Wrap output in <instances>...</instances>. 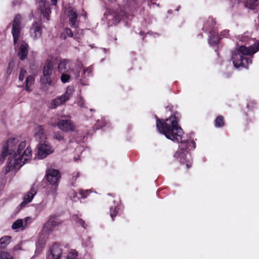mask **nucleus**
Segmentation results:
<instances>
[{"instance_id": "nucleus-48", "label": "nucleus", "mask_w": 259, "mask_h": 259, "mask_svg": "<svg viewBox=\"0 0 259 259\" xmlns=\"http://www.w3.org/2000/svg\"><path fill=\"white\" fill-rule=\"evenodd\" d=\"M224 32V33H225H225H228V31H225V32Z\"/></svg>"}, {"instance_id": "nucleus-42", "label": "nucleus", "mask_w": 259, "mask_h": 259, "mask_svg": "<svg viewBox=\"0 0 259 259\" xmlns=\"http://www.w3.org/2000/svg\"><path fill=\"white\" fill-rule=\"evenodd\" d=\"M211 23L212 24H215V22L214 21V20L213 19H211Z\"/></svg>"}, {"instance_id": "nucleus-40", "label": "nucleus", "mask_w": 259, "mask_h": 259, "mask_svg": "<svg viewBox=\"0 0 259 259\" xmlns=\"http://www.w3.org/2000/svg\"><path fill=\"white\" fill-rule=\"evenodd\" d=\"M104 125H100L99 124V121H97V122L95 124V126L96 127V128L97 129H100L101 128H102Z\"/></svg>"}, {"instance_id": "nucleus-15", "label": "nucleus", "mask_w": 259, "mask_h": 259, "mask_svg": "<svg viewBox=\"0 0 259 259\" xmlns=\"http://www.w3.org/2000/svg\"><path fill=\"white\" fill-rule=\"evenodd\" d=\"M51 253L53 259H61L62 249L59 244L55 243L51 248Z\"/></svg>"}, {"instance_id": "nucleus-24", "label": "nucleus", "mask_w": 259, "mask_h": 259, "mask_svg": "<svg viewBox=\"0 0 259 259\" xmlns=\"http://www.w3.org/2000/svg\"><path fill=\"white\" fill-rule=\"evenodd\" d=\"M214 125L216 127H222L225 125L224 118L222 115H219L215 118L214 121Z\"/></svg>"}, {"instance_id": "nucleus-11", "label": "nucleus", "mask_w": 259, "mask_h": 259, "mask_svg": "<svg viewBox=\"0 0 259 259\" xmlns=\"http://www.w3.org/2000/svg\"><path fill=\"white\" fill-rule=\"evenodd\" d=\"M38 6L44 18H46L47 21L49 20L51 11L49 2L46 0H38Z\"/></svg>"}, {"instance_id": "nucleus-41", "label": "nucleus", "mask_w": 259, "mask_h": 259, "mask_svg": "<svg viewBox=\"0 0 259 259\" xmlns=\"http://www.w3.org/2000/svg\"><path fill=\"white\" fill-rule=\"evenodd\" d=\"M52 3V4L54 6H56L57 5V0H51Z\"/></svg>"}, {"instance_id": "nucleus-21", "label": "nucleus", "mask_w": 259, "mask_h": 259, "mask_svg": "<svg viewBox=\"0 0 259 259\" xmlns=\"http://www.w3.org/2000/svg\"><path fill=\"white\" fill-rule=\"evenodd\" d=\"M139 7L138 0H127L125 8L132 11Z\"/></svg>"}, {"instance_id": "nucleus-6", "label": "nucleus", "mask_w": 259, "mask_h": 259, "mask_svg": "<svg viewBox=\"0 0 259 259\" xmlns=\"http://www.w3.org/2000/svg\"><path fill=\"white\" fill-rule=\"evenodd\" d=\"M19 140L17 138H13L7 140L5 145L3 146V151L1 155V158L4 159L9 155L13 154L15 152L16 145Z\"/></svg>"}, {"instance_id": "nucleus-14", "label": "nucleus", "mask_w": 259, "mask_h": 259, "mask_svg": "<svg viewBox=\"0 0 259 259\" xmlns=\"http://www.w3.org/2000/svg\"><path fill=\"white\" fill-rule=\"evenodd\" d=\"M58 127L64 132L73 131L74 127L71 121L68 119H62L57 123Z\"/></svg>"}, {"instance_id": "nucleus-2", "label": "nucleus", "mask_w": 259, "mask_h": 259, "mask_svg": "<svg viewBox=\"0 0 259 259\" xmlns=\"http://www.w3.org/2000/svg\"><path fill=\"white\" fill-rule=\"evenodd\" d=\"M26 147V142H21L18 145L16 152H15L13 157L8 158L7 165L5 171L6 173L9 172L12 169L16 167V165H23L27 161L31 159L32 156V150L30 147Z\"/></svg>"}, {"instance_id": "nucleus-36", "label": "nucleus", "mask_w": 259, "mask_h": 259, "mask_svg": "<svg viewBox=\"0 0 259 259\" xmlns=\"http://www.w3.org/2000/svg\"><path fill=\"white\" fill-rule=\"evenodd\" d=\"M26 73V71L24 69H23L22 68L21 69L19 75V79L20 81H22L24 80Z\"/></svg>"}, {"instance_id": "nucleus-26", "label": "nucleus", "mask_w": 259, "mask_h": 259, "mask_svg": "<svg viewBox=\"0 0 259 259\" xmlns=\"http://www.w3.org/2000/svg\"><path fill=\"white\" fill-rule=\"evenodd\" d=\"M73 35L72 30L68 27L66 28L63 32L61 33L60 38L63 39H65L67 36L72 37Z\"/></svg>"}, {"instance_id": "nucleus-27", "label": "nucleus", "mask_w": 259, "mask_h": 259, "mask_svg": "<svg viewBox=\"0 0 259 259\" xmlns=\"http://www.w3.org/2000/svg\"><path fill=\"white\" fill-rule=\"evenodd\" d=\"M51 75L43 74V75L40 77L41 82L44 84H48L49 85H51L52 81L51 78Z\"/></svg>"}, {"instance_id": "nucleus-3", "label": "nucleus", "mask_w": 259, "mask_h": 259, "mask_svg": "<svg viewBox=\"0 0 259 259\" xmlns=\"http://www.w3.org/2000/svg\"><path fill=\"white\" fill-rule=\"evenodd\" d=\"M61 178V174L59 170L54 168L47 169L45 179L52 186L50 193L55 195Z\"/></svg>"}, {"instance_id": "nucleus-17", "label": "nucleus", "mask_w": 259, "mask_h": 259, "mask_svg": "<svg viewBox=\"0 0 259 259\" xmlns=\"http://www.w3.org/2000/svg\"><path fill=\"white\" fill-rule=\"evenodd\" d=\"M42 24L41 22H35L32 24L31 28V33L34 34V37L38 38L40 37L42 33Z\"/></svg>"}, {"instance_id": "nucleus-31", "label": "nucleus", "mask_w": 259, "mask_h": 259, "mask_svg": "<svg viewBox=\"0 0 259 259\" xmlns=\"http://www.w3.org/2000/svg\"><path fill=\"white\" fill-rule=\"evenodd\" d=\"M0 259H14L13 256L7 251H1Z\"/></svg>"}, {"instance_id": "nucleus-37", "label": "nucleus", "mask_w": 259, "mask_h": 259, "mask_svg": "<svg viewBox=\"0 0 259 259\" xmlns=\"http://www.w3.org/2000/svg\"><path fill=\"white\" fill-rule=\"evenodd\" d=\"M77 223L80 225L84 229L86 228L87 225L85 223L84 221L81 219H78L76 221Z\"/></svg>"}, {"instance_id": "nucleus-44", "label": "nucleus", "mask_w": 259, "mask_h": 259, "mask_svg": "<svg viewBox=\"0 0 259 259\" xmlns=\"http://www.w3.org/2000/svg\"><path fill=\"white\" fill-rule=\"evenodd\" d=\"M210 23V20H207L206 22V24H207V23Z\"/></svg>"}, {"instance_id": "nucleus-35", "label": "nucleus", "mask_w": 259, "mask_h": 259, "mask_svg": "<svg viewBox=\"0 0 259 259\" xmlns=\"http://www.w3.org/2000/svg\"><path fill=\"white\" fill-rule=\"evenodd\" d=\"M91 191L90 190H81L79 192V194L81 196V198L83 199L86 198L88 195L91 193Z\"/></svg>"}, {"instance_id": "nucleus-19", "label": "nucleus", "mask_w": 259, "mask_h": 259, "mask_svg": "<svg viewBox=\"0 0 259 259\" xmlns=\"http://www.w3.org/2000/svg\"><path fill=\"white\" fill-rule=\"evenodd\" d=\"M53 69V63L50 60L47 59L43 67L42 73L47 75H51Z\"/></svg>"}, {"instance_id": "nucleus-8", "label": "nucleus", "mask_w": 259, "mask_h": 259, "mask_svg": "<svg viewBox=\"0 0 259 259\" xmlns=\"http://www.w3.org/2000/svg\"><path fill=\"white\" fill-rule=\"evenodd\" d=\"M64 220L60 219L59 214H52L49 218L45 227L49 231H52L53 229L59 227L63 223Z\"/></svg>"}, {"instance_id": "nucleus-43", "label": "nucleus", "mask_w": 259, "mask_h": 259, "mask_svg": "<svg viewBox=\"0 0 259 259\" xmlns=\"http://www.w3.org/2000/svg\"><path fill=\"white\" fill-rule=\"evenodd\" d=\"M140 34H141V35H145V33H144V32H143V31H141L140 32Z\"/></svg>"}, {"instance_id": "nucleus-4", "label": "nucleus", "mask_w": 259, "mask_h": 259, "mask_svg": "<svg viewBox=\"0 0 259 259\" xmlns=\"http://www.w3.org/2000/svg\"><path fill=\"white\" fill-rule=\"evenodd\" d=\"M232 60L234 66L236 68L240 67L247 68L248 65L251 64L252 61L250 57L244 56L238 52L233 54Z\"/></svg>"}, {"instance_id": "nucleus-25", "label": "nucleus", "mask_w": 259, "mask_h": 259, "mask_svg": "<svg viewBox=\"0 0 259 259\" xmlns=\"http://www.w3.org/2000/svg\"><path fill=\"white\" fill-rule=\"evenodd\" d=\"M68 61L66 59L61 61L58 66V71L60 73L65 72L67 70L66 65Z\"/></svg>"}, {"instance_id": "nucleus-7", "label": "nucleus", "mask_w": 259, "mask_h": 259, "mask_svg": "<svg viewBox=\"0 0 259 259\" xmlns=\"http://www.w3.org/2000/svg\"><path fill=\"white\" fill-rule=\"evenodd\" d=\"M73 92V88L68 87L66 88L65 93L63 95L56 98L52 101V105L53 106V108H55L58 106L64 104L72 97Z\"/></svg>"}, {"instance_id": "nucleus-32", "label": "nucleus", "mask_w": 259, "mask_h": 259, "mask_svg": "<svg viewBox=\"0 0 259 259\" xmlns=\"http://www.w3.org/2000/svg\"><path fill=\"white\" fill-rule=\"evenodd\" d=\"M53 137L54 139L60 141L64 140V136L63 132H54Z\"/></svg>"}, {"instance_id": "nucleus-29", "label": "nucleus", "mask_w": 259, "mask_h": 259, "mask_svg": "<svg viewBox=\"0 0 259 259\" xmlns=\"http://www.w3.org/2000/svg\"><path fill=\"white\" fill-rule=\"evenodd\" d=\"M23 221L22 219H18L15 222H14L12 226V228L13 230H16L20 228H21L22 230L23 229Z\"/></svg>"}, {"instance_id": "nucleus-1", "label": "nucleus", "mask_w": 259, "mask_h": 259, "mask_svg": "<svg viewBox=\"0 0 259 259\" xmlns=\"http://www.w3.org/2000/svg\"><path fill=\"white\" fill-rule=\"evenodd\" d=\"M156 118V127L159 133L167 139L181 144L175 154V158L181 164H186L187 168L191 167L192 162L189 151L195 148V142L182 140L183 131L178 124L179 119L175 114L165 119Z\"/></svg>"}, {"instance_id": "nucleus-5", "label": "nucleus", "mask_w": 259, "mask_h": 259, "mask_svg": "<svg viewBox=\"0 0 259 259\" xmlns=\"http://www.w3.org/2000/svg\"><path fill=\"white\" fill-rule=\"evenodd\" d=\"M22 16L20 14H17L12 22V34L14 39V43L16 44L20 37V33L22 29L21 25Z\"/></svg>"}, {"instance_id": "nucleus-33", "label": "nucleus", "mask_w": 259, "mask_h": 259, "mask_svg": "<svg viewBox=\"0 0 259 259\" xmlns=\"http://www.w3.org/2000/svg\"><path fill=\"white\" fill-rule=\"evenodd\" d=\"M62 75L61 76V80L63 83H66L69 81L70 79V75L65 73V72H62Z\"/></svg>"}, {"instance_id": "nucleus-30", "label": "nucleus", "mask_w": 259, "mask_h": 259, "mask_svg": "<svg viewBox=\"0 0 259 259\" xmlns=\"http://www.w3.org/2000/svg\"><path fill=\"white\" fill-rule=\"evenodd\" d=\"M119 207L118 205L115 206L114 207H111L110 209V214L112 221L114 220V218L117 215L119 212Z\"/></svg>"}, {"instance_id": "nucleus-23", "label": "nucleus", "mask_w": 259, "mask_h": 259, "mask_svg": "<svg viewBox=\"0 0 259 259\" xmlns=\"http://www.w3.org/2000/svg\"><path fill=\"white\" fill-rule=\"evenodd\" d=\"M12 237L9 236H5L0 239V248H5L11 242Z\"/></svg>"}, {"instance_id": "nucleus-20", "label": "nucleus", "mask_w": 259, "mask_h": 259, "mask_svg": "<svg viewBox=\"0 0 259 259\" xmlns=\"http://www.w3.org/2000/svg\"><path fill=\"white\" fill-rule=\"evenodd\" d=\"M45 129L42 125L37 124L34 128V137L36 140H40L44 135Z\"/></svg>"}, {"instance_id": "nucleus-38", "label": "nucleus", "mask_w": 259, "mask_h": 259, "mask_svg": "<svg viewBox=\"0 0 259 259\" xmlns=\"http://www.w3.org/2000/svg\"><path fill=\"white\" fill-rule=\"evenodd\" d=\"M23 221V223H24L23 229H25V228H26L27 227L28 225L30 223V222H29V221H30V218L28 217H26Z\"/></svg>"}, {"instance_id": "nucleus-10", "label": "nucleus", "mask_w": 259, "mask_h": 259, "mask_svg": "<svg viewBox=\"0 0 259 259\" xmlns=\"http://www.w3.org/2000/svg\"><path fill=\"white\" fill-rule=\"evenodd\" d=\"M214 26H204L203 29L206 31L209 30L210 37L208 39V43L210 46H214L219 44L220 37L218 32L213 29Z\"/></svg>"}, {"instance_id": "nucleus-49", "label": "nucleus", "mask_w": 259, "mask_h": 259, "mask_svg": "<svg viewBox=\"0 0 259 259\" xmlns=\"http://www.w3.org/2000/svg\"><path fill=\"white\" fill-rule=\"evenodd\" d=\"M52 259H53V258H52Z\"/></svg>"}, {"instance_id": "nucleus-28", "label": "nucleus", "mask_w": 259, "mask_h": 259, "mask_svg": "<svg viewBox=\"0 0 259 259\" xmlns=\"http://www.w3.org/2000/svg\"><path fill=\"white\" fill-rule=\"evenodd\" d=\"M34 81V78L32 76L29 75L27 77L26 79L25 80L26 90L27 91L31 92L32 91L31 89L30 88V86L33 83Z\"/></svg>"}, {"instance_id": "nucleus-39", "label": "nucleus", "mask_w": 259, "mask_h": 259, "mask_svg": "<svg viewBox=\"0 0 259 259\" xmlns=\"http://www.w3.org/2000/svg\"><path fill=\"white\" fill-rule=\"evenodd\" d=\"M255 105V103L254 102V101H250L247 104V108L252 109V108H254Z\"/></svg>"}, {"instance_id": "nucleus-47", "label": "nucleus", "mask_w": 259, "mask_h": 259, "mask_svg": "<svg viewBox=\"0 0 259 259\" xmlns=\"http://www.w3.org/2000/svg\"><path fill=\"white\" fill-rule=\"evenodd\" d=\"M172 108V106H171V107L169 108V110H171V108Z\"/></svg>"}, {"instance_id": "nucleus-22", "label": "nucleus", "mask_w": 259, "mask_h": 259, "mask_svg": "<svg viewBox=\"0 0 259 259\" xmlns=\"http://www.w3.org/2000/svg\"><path fill=\"white\" fill-rule=\"evenodd\" d=\"M258 0H247L245 3V7L250 10H254L258 6Z\"/></svg>"}, {"instance_id": "nucleus-46", "label": "nucleus", "mask_w": 259, "mask_h": 259, "mask_svg": "<svg viewBox=\"0 0 259 259\" xmlns=\"http://www.w3.org/2000/svg\"><path fill=\"white\" fill-rule=\"evenodd\" d=\"M88 71V69H87V71ZM85 72H86V71H85V70H84V71H83V74H85Z\"/></svg>"}, {"instance_id": "nucleus-18", "label": "nucleus", "mask_w": 259, "mask_h": 259, "mask_svg": "<svg viewBox=\"0 0 259 259\" xmlns=\"http://www.w3.org/2000/svg\"><path fill=\"white\" fill-rule=\"evenodd\" d=\"M28 45L25 42H23L21 45L18 52V56L21 60H24L28 54Z\"/></svg>"}, {"instance_id": "nucleus-13", "label": "nucleus", "mask_w": 259, "mask_h": 259, "mask_svg": "<svg viewBox=\"0 0 259 259\" xmlns=\"http://www.w3.org/2000/svg\"><path fill=\"white\" fill-rule=\"evenodd\" d=\"M68 17L69 18V24L72 28L78 27L77 24L78 15L76 10L72 8H69L68 10Z\"/></svg>"}, {"instance_id": "nucleus-12", "label": "nucleus", "mask_w": 259, "mask_h": 259, "mask_svg": "<svg viewBox=\"0 0 259 259\" xmlns=\"http://www.w3.org/2000/svg\"><path fill=\"white\" fill-rule=\"evenodd\" d=\"M37 191L36 188L35 187L34 185H33L30 188V190L27 193L26 195L24 196L23 201L20 204L19 207L20 209L22 208L25 205L30 202L33 199L34 196L36 194Z\"/></svg>"}, {"instance_id": "nucleus-34", "label": "nucleus", "mask_w": 259, "mask_h": 259, "mask_svg": "<svg viewBox=\"0 0 259 259\" xmlns=\"http://www.w3.org/2000/svg\"><path fill=\"white\" fill-rule=\"evenodd\" d=\"M78 255V252L75 250H72L67 255V259H76Z\"/></svg>"}, {"instance_id": "nucleus-16", "label": "nucleus", "mask_w": 259, "mask_h": 259, "mask_svg": "<svg viewBox=\"0 0 259 259\" xmlns=\"http://www.w3.org/2000/svg\"><path fill=\"white\" fill-rule=\"evenodd\" d=\"M51 153V148L47 144H41L38 148V155L40 158L42 159Z\"/></svg>"}, {"instance_id": "nucleus-9", "label": "nucleus", "mask_w": 259, "mask_h": 259, "mask_svg": "<svg viewBox=\"0 0 259 259\" xmlns=\"http://www.w3.org/2000/svg\"><path fill=\"white\" fill-rule=\"evenodd\" d=\"M259 50V42H255L249 47L241 46L237 49L238 53L244 56H252Z\"/></svg>"}, {"instance_id": "nucleus-45", "label": "nucleus", "mask_w": 259, "mask_h": 259, "mask_svg": "<svg viewBox=\"0 0 259 259\" xmlns=\"http://www.w3.org/2000/svg\"><path fill=\"white\" fill-rule=\"evenodd\" d=\"M79 177V174H78V173H77V174H76V179L77 177Z\"/></svg>"}]
</instances>
